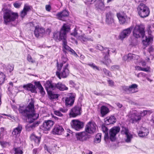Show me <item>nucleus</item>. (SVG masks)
<instances>
[{
    "instance_id": "f257e3e1",
    "label": "nucleus",
    "mask_w": 154,
    "mask_h": 154,
    "mask_svg": "<svg viewBox=\"0 0 154 154\" xmlns=\"http://www.w3.org/2000/svg\"><path fill=\"white\" fill-rule=\"evenodd\" d=\"M19 113L24 116L26 119L27 122L29 123L33 122L37 119L39 114L35 113L34 102L32 99L29 103L28 106L25 108L20 106L19 109ZM40 123L39 122H37L32 124H28L26 126V130L28 131L32 130L35 127L38 126Z\"/></svg>"
},
{
    "instance_id": "f03ea898",
    "label": "nucleus",
    "mask_w": 154,
    "mask_h": 154,
    "mask_svg": "<svg viewBox=\"0 0 154 154\" xmlns=\"http://www.w3.org/2000/svg\"><path fill=\"white\" fill-rule=\"evenodd\" d=\"M96 125L94 122H89L85 126V131L75 134L77 140L81 141H86L91 137L88 134H92L96 132Z\"/></svg>"
},
{
    "instance_id": "7ed1b4c3",
    "label": "nucleus",
    "mask_w": 154,
    "mask_h": 154,
    "mask_svg": "<svg viewBox=\"0 0 154 154\" xmlns=\"http://www.w3.org/2000/svg\"><path fill=\"white\" fill-rule=\"evenodd\" d=\"M144 27L142 25H136L133 31V36L136 38L141 37L143 38V44L144 45H149V42L152 40V38L150 36L148 37L145 35Z\"/></svg>"
},
{
    "instance_id": "20e7f679",
    "label": "nucleus",
    "mask_w": 154,
    "mask_h": 154,
    "mask_svg": "<svg viewBox=\"0 0 154 154\" xmlns=\"http://www.w3.org/2000/svg\"><path fill=\"white\" fill-rule=\"evenodd\" d=\"M71 29L70 24L64 23L59 32L56 31L53 33V38L56 41H60L63 39H66L67 34Z\"/></svg>"
},
{
    "instance_id": "39448f33",
    "label": "nucleus",
    "mask_w": 154,
    "mask_h": 154,
    "mask_svg": "<svg viewBox=\"0 0 154 154\" xmlns=\"http://www.w3.org/2000/svg\"><path fill=\"white\" fill-rule=\"evenodd\" d=\"M18 17L19 15L17 13L6 9L3 13L4 23L5 25H8L10 23L14 21L16 19L18 18Z\"/></svg>"
},
{
    "instance_id": "423d86ee",
    "label": "nucleus",
    "mask_w": 154,
    "mask_h": 154,
    "mask_svg": "<svg viewBox=\"0 0 154 154\" xmlns=\"http://www.w3.org/2000/svg\"><path fill=\"white\" fill-rule=\"evenodd\" d=\"M63 64V63H60L59 64L58 62L57 63V71L56 72V74L60 79H61L62 78H66L68 76L69 73V71L68 69V63H67L63 67V69L61 71Z\"/></svg>"
},
{
    "instance_id": "0eeeda50",
    "label": "nucleus",
    "mask_w": 154,
    "mask_h": 154,
    "mask_svg": "<svg viewBox=\"0 0 154 154\" xmlns=\"http://www.w3.org/2000/svg\"><path fill=\"white\" fill-rule=\"evenodd\" d=\"M137 11L139 15L141 18L148 17L150 13L149 8L143 3H141L138 6Z\"/></svg>"
},
{
    "instance_id": "6e6552de",
    "label": "nucleus",
    "mask_w": 154,
    "mask_h": 154,
    "mask_svg": "<svg viewBox=\"0 0 154 154\" xmlns=\"http://www.w3.org/2000/svg\"><path fill=\"white\" fill-rule=\"evenodd\" d=\"M120 130V128L118 126H114L110 130L109 139L111 141H115L116 139V135L119 132Z\"/></svg>"
},
{
    "instance_id": "1a4fd4ad",
    "label": "nucleus",
    "mask_w": 154,
    "mask_h": 154,
    "mask_svg": "<svg viewBox=\"0 0 154 154\" xmlns=\"http://www.w3.org/2000/svg\"><path fill=\"white\" fill-rule=\"evenodd\" d=\"M70 124L72 128L76 131H79L84 126V122L78 120H72Z\"/></svg>"
},
{
    "instance_id": "9d476101",
    "label": "nucleus",
    "mask_w": 154,
    "mask_h": 154,
    "mask_svg": "<svg viewBox=\"0 0 154 154\" xmlns=\"http://www.w3.org/2000/svg\"><path fill=\"white\" fill-rule=\"evenodd\" d=\"M81 111V107L79 106H75L71 109L69 113V116L70 117H75L80 115Z\"/></svg>"
},
{
    "instance_id": "9b49d317",
    "label": "nucleus",
    "mask_w": 154,
    "mask_h": 154,
    "mask_svg": "<svg viewBox=\"0 0 154 154\" xmlns=\"http://www.w3.org/2000/svg\"><path fill=\"white\" fill-rule=\"evenodd\" d=\"M138 87V85L136 84H134L129 86H124L122 88L123 90L128 94L134 93L137 92V91L135 90Z\"/></svg>"
},
{
    "instance_id": "f8f14e48",
    "label": "nucleus",
    "mask_w": 154,
    "mask_h": 154,
    "mask_svg": "<svg viewBox=\"0 0 154 154\" xmlns=\"http://www.w3.org/2000/svg\"><path fill=\"white\" fill-rule=\"evenodd\" d=\"M121 133L126 135V138L125 140V142L127 143H130L133 138V135L129 133L128 128L125 126L122 127Z\"/></svg>"
},
{
    "instance_id": "ddd939ff",
    "label": "nucleus",
    "mask_w": 154,
    "mask_h": 154,
    "mask_svg": "<svg viewBox=\"0 0 154 154\" xmlns=\"http://www.w3.org/2000/svg\"><path fill=\"white\" fill-rule=\"evenodd\" d=\"M75 98V95L71 94L70 95L63 97L62 99L64 100L65 105L67 107H70L74 104Z\"/></svg>"
},
{
    "instance_id": "4468645a",
    "label": "nucleus",
    "mask_w": 154,
    "mask_h": 154,
    "mask_svg": "<svg viewBox=\"0 0 154 154\" xmlns=\"http://www.w3.org/2000/svg\"><path fill=\"white\" fill-rule=\"evenodd\" d=\"M114 15L111 11L105 13V22L108 25H111L114 22Z\"/></svg>"
},
{
    "instance_id": "2eb2a0df",
    "label": "nucleus",
    "mask_w": 154,
    "mask_h": 154,
    "mask_svg": "<svg viewBox=\"0 0 154 154\" xmlns=\"http://www.w3.org/2000/svg\"><path fill=\"white\" fill-rule=\"evenodd\" d=\"M54 122L50 120H45L40 127L44 131H49L54 125Z\"/></svg>"
},
{
    "instance_id": "dca6fc26",
    "label": "nucleus",
    "mask_w": 154,
    "mask_h": 154,
    "mask_svg": "<svg viewBox=\"0 0 154 154\" xmlns=\"http://www.w3.org/2000/svg\"><path fill=\"white\" fill-rule=\"evenodd\" d=\"M117 16L120 24L128 23L130 20L129 17H128L125 14L122 13H117Z\"/></svg>"
},
{
    "instance_id": "f3484780",
    "label": "nucleus",
    "mask_w": 154,
    "mask_h": 154,
    "mask_svg": "<svg viewBox=\"0 0 154 154\" xmlns=\"http://www.w3.org/2000/svg\"><path fill=\"white\" fill-rule=\"evenodd\" d=\"M133 29V27L131 26L127 29L123 30L120 34V37L121 39H123L128 37L131 33Z\"/></svg>"
},
{
    "instance_id": "a211bd4d",
    "label": "nucleus",
    "mask_w": 154,
    "mask_h": 154,
    "mask_svg": "<svg viewBox=\"0 0 154 154\" xmlns=\"http://www.w3.org/2000/svg\"><path fill=\"white\" fill-rule=\"evenodd\" d=\"M97 10H100L101 11H104L106 9H109V7H105L104 2L102 0H99L97 1L95 5Z\"/></svg>"
},
{
    "instance_id": "6ab92c4d",
    "label": "nucleus",
    "mask_w": 154,
    "mask_h": 154,
    "mask_svg": "<svg viewBox=\"0 0 154 154\" xmlns=\"http://www.w3.org/2000/svg\"><path fill=\"white\" fill-rule=\"evenodd\" d=\"M45 85L47 92L49 91L54 90L56 89V84L53 83L51 81H47Z\"/></svg>"
},
{
    "instance_id": "aec40b11",
    "label": "nucleus",
    "mask_w": 154,
    "mask_h": 154,
    "mask_svg": "<svg viewBox=\"0 0 154 154\" xmlns=\"http://www.w3.org/2000/svg\"><path fill=\"white\" fill-rule=\"evenodd\" d=\"M45 32L44 29L36 26L34 31L35 36L37 38H40L43 36Z\"/></svg>"
},
{
    "instance_id": "412c9836",
    "label": "nucleus",
    "mask_w": 154,
    "mask_h": 154,
    "mask_svg": "<svg viewBox=\"0 0 154 154\" xmlns=\"http://www.w3.org/2000/svg\"><path fill=\"white\" fill-rule=\"evenodd\" d=\"M64 131V129L61 126L59 125H56L52 131V133L54 134H62Z\"/></svg>"
},
{
    "instance_id": "4be33fe9",
    "label": "nucleus",
    "mask_w": 154,
    "mask_h": 154,
    "mask_svg": "<svg viewBox=\"0 0 154 154\" xmlns=\"http://www.w3.org/2000/svg\"><path fill=\"white\" fill-rule=\"evenodd\" d=\"M23 88L25 90L30 91L32 93H35L36 91V88L35 86L31 83L23 85Z\"/></svg>"
},
{
    "instance_id": "5701e85b",
    "label": "nucleus",
    "mask_w": 154,
    "mask_h": 154,
    "mask_svg": "<svg viewBox=\"0 0 154 154\" xmlns=\"http://www.w3.org/2000/svg\"><path fill=\"white\" fill-rule=\"evenodd\" d=\"M104 120L105 124L109 125L115 123L116 122V119L114 116H111L105 118Z\"/></svg>"
},
{
    "instance_id": "b1692460",
    "label": "nucleus",
    "mask_w": 154,
    "mask_h": 154,
    "mask_svg": "<svg viewBox=\"0 0 154 154\" xmlns=\"http://www.w3.org/2000/svg\"><path fill=\"white\" fill-rule=\"evenodd\" d=\"M139 58V56L138 55L132 54H129L124 57V59L125 60H127L129 61L132 59L137 60Z\"/></svg>"
},
{
    "instance_id": "393cba45",
    "label": "nucleus",
    "mask_w": 154,
    "mask_h": 154,
    "mask_svg": "<svg viewBox=\"0 0 154 154\" xmlns=\"http://www.w3.org/2000/svg\"><path fill=\"white\" fill-rule=\"evenodd\" d=\"M62 40V50L65 54L67 53L66 50L69 51L71 50V48L67 45V42L66 39H63Z\"/></svg>"
},
{
    "instance_id": "a878e982",
    "label": "nucleus",
    "mask_w": 154,
    "mask_h": 154,
    "mask_svg": "<svg viewBox=\"0 0 154 154\" xmlns=\"http://www.w3.org/2000/svg\"><path fill=\"white\" fill-rule=\"evenodd\" d=\"M30 10L31 8L30 6L25 5L23 10L21 12V17L22 18L24 17L27 14V12Z\"/></svg>"
},
{
    "instance_id": "bb28decb",
    "label": "nucleus",
    "mask_w": 154,
    "mask_h": 154,
    "mask_svg": "<svg viewBox=\"0 0 154 154\" xmlns=\"http://www.w3.org/2000/svg\"><path fill=\"white\" fill-rule=\"evenodd\" d=\"M78 40H80L82 43H85L88 41H92L93 38H89L88 37H85L84 35L79 36L77 38Z\"/></svg>"
},
{
    "instance_id": "cd10ccee",
    "label": "nucleus",
    "mask_w": 154,
    "mask_h": 154,
    "mask_svg": "<svg viewBox=\"0 0 154 154\" xmlns=\"http://www.w3.org/2000/svg\"><path fill=\"white\" fill-rule=\"evenodd\" d=\"M22 129V126L20 124H18L17 127L14 129L12 134L14 135L17 136L20 134Z\"/></svg>"
},
{
    "instance_id": "c85d7f7f",
    "label": "nucleus",
    "mask_w": 154,
    "mask_h": 154,
    "mask_svg": "<svg viewBox=\"0 0 154 154\" xmlns=\"http://www.w3.org/2000/svg\"><path fill=\"white\" fill-rule=\"evenodd\" d=\"M109 108L105 106H102L100 108V113L102 117H104L109 112Z\"/></svg>"
},
{
    "instance_id": "c756f323",
    "label": "nucleus",
    "mask_w": 154,
    "mask_h": 154,
    "mask_svg": "<svg viewBox=\"0 0 154 154\" xmlns=\"http://www.w3.org/2000/svg\"><path fill=\"white\" fill-rule=\"evenodd\" d=\"M56 88L58 89L60 91L67 90L68 88L66 85L60 82L56 84Z\"/></svg>"
},
{
    "instance_id": "7c9ffc66",
    "label": "nucleus",
    "mask_w": 154,
    "mask_h": 154,
    "mask_svg": "<svg viewBox=\"0 0 154 154\" xmlns=\"http://www.w3.org/2000/svg\"><path fill=\"white\" fill-rule=\"evenodd\" d=\"M69 12L67 10H63L61 12L58 13L57 14L56 16L59 18H61L63 17H66L68 16Z\"/></svg>"
},
{
    "instance_id": "2f4dec72",
    "label": "nucleus",
    "mask_w": 154,
    "mask_h": 154,
    "mask_svg": "<svg viewBox=\"0 0 154 154\" xmlns=\"http://www.w3.org/2000/svg\"><path fill=\"white\" fill-rule=\"evenodd\" d=\"M141 119L140 116L139 115H136L135 114H133L131 119V123H134L136 122L139 121Z\"/></svg>"
},
{
    "instance_id": "473e14b6",
    "label": "nucleus",
    "mask_w": 154,
    "mask_h": 154,
    "mask_svg": "<svg viewBox=\"0 0 154 154\" xmlns=\"http://www.w3.org/2000/svg\"><path fill=\"white\" fill-rule=\"evenodd\" d=\"M101 134L100 133H98L96 135L94 139V142L95 143H98L101 141Z\"/></svg>"
},
{
    "instance_id": "72a5a7b5",
    "label": "nucleus",
    "mask_w": 154,
    "mask_h": 154,
    "mask_svg": "<svg viewBox=\"0 0 154 154\" xmlns=\"http://www.w3.org/2000/svg\"><path fill=\"white\" fill-rule=\"evenodd\" d=\"M14 65L11 64H9L7 66L6 68V71L7 72L9 73V75H12L11 72L14 69Z\"/></svg>"
},
{
    "instance_id": "f704fd0d",
    "label": "nucleus",
    "mask_w": 154,
    "mask_h": 154,
    "mask_svg": "<svg viewBox=\"0 0 154 154\" xmlns=\"http://www.w3.org/2000/svg\"><path fill=\"white\" fill-rule=\"evenodd\" d=\"M48 93L51 99H56L58 97V95L57 94H53L51 91H48Z\"/></svg>"
},
{
    "instance_id": "c9c22d12",
    "label": "nucleus",
    "mask_w": 154,
    "mask_h": 154,
    "mask_svg": "<svg viewBox=\"0 0 154 154\" xmlns=\"http://www.w3.org/2000/svg\"><path fill=\"white\" fill-rule=\"evenodd\" d=\"M152 112L151 110H143V111H140L139 115L141 117H143L145 116L147 114V112H148L149 114H150L152 113Z\"/></svg>"
},
{
    "instance_id": "e433bc0d",
    "label": "nucleus",
    "mask_w": 154,
    "mask_h": 154,
    "mask_svg": "<svg viewBox=\"0 0 154 154\" xmlns=\"http://www.w3.org/2000/svg\"><path fill=\"white\" fill-rule=\"evenodd\" d=\"M87 64L88 65L91 66L94 69H96L98 71H100V69L96 65H95L93 63H88Z\"/></svg>"
},
{
    "instance_id": "4c0bfd02",
    "label": "nucleus",
    "mask_w": 154,
    "mask_h": 154,
    "mask_svg": "<svg viewBox=\"0 0 154 154\" xmlns=\"http://www.w3.org/2000/svg\"><path fill=\"white\" fill-rule=\"evenodd\" d=\"M13 149L15 151L14 154H23V153L22 150L18 148H14Z\"/></svg>"
},
{
    "instance_id": "58836bf2",
    "label": "nucleus",
    "mask_w": 154,
    "mask_h": 154,
    "mask_svg": "<svg viewBox=\"0 0 154 154\" xmlns=\"http://www.w3.org/2000/svg\"><path fill=\"white\" fill-rule=\"evenodd\" d=\"M103 50H104L105 52V53H106L104 57V58L105 59H106V57H109V53L110 51V50H109L108 48H104Z\"/></svg>"
},
{
    "instance_id": "ea45409f",
    "label": "nucleus",
    "mask_w": 154,
    "mask_h": 154,
    "mask_svg": "<svg viewBox=\"0 0 154 154\" xmlns=\"http://www.w3.org/2000/svg\"><path fill=\"white\" fill-rule=\"evenodd\" d=\"M1 137H0V144L3 147H5L7 145L9 144V143L6 141H2L1 140Z\"/></svg>"
},
{
    "instance_id": "a19ab883",
    "label": "nucleus",
    "mask_w": 154,
    "mask_h": 154,
    "mask_svg": "<svg viewBox=\"0 0 154 154\" xmlns=\"http://www.w3.org/2000/svg\"><path fill=\"white\" fill-rule=\"evenodd\" d=\"M103 70L106 75L109 76H111V72L109 70H107L105 68H103Z\"/></svg>"
},
{
    "instance_id": "79ce46f5",
    "label": "nucleus",
    "mask_w": 154,
    "mask_h": 154,
    "mask_svg": "<svg viewBox=\"0 0 154 154\" xmlns=\"http://www.w3.org/2000/svg\"><path fill=\"white\" fill-rule=\"evenodd\" d=\"M148 134H145L144 133V132H143L142 131H140V130L138 132V136L140 137H144L145 136H146Z\"/></svg>"
},
{
    "instance_id": "37998d69",
    "label": "nucleus",
    "mask_w": 154,
    "mask_h": 154,
    "mask_svg": "<svg viewBox=\"0 0 154 154\" xmlns=\"http://www.w3.org/2000/svg\"><path fill=\"white\" fill-rule=\"evenodd\" d=\"M140 130L142 131L143 132H144V133L145 134H149V133L148 129L145 127H141Z\"/></svg>"
},
{
    "instance_id": "c03bdc74",
    "label": "nucleus",
    "mask_w": 154,
    "mask_h": 154,
    "mask_svg": "<svg viewBox=\"0 0 154 154\" xmlns=\"http://www.w3.org/2000/svg\"><path fill=\"white\" fill-rule=\"evenodd\" d=\"M54 114L56 116L61 117L63 116V115L59 110H55L54 112Z\"/></svg>"
},
{
    "instance_id": "a18cd8bd",
    "label": "nucleus",
    "mask_w": 154,
    "mask_h": 154,
    "mask_svg": "<svg viewBox=\"0 0 154 154\" xmlns=\"http://www.w3.org/2000/svg\"><path fill=\"white\" fill-rule=\"evenodd\" d=\"M21 5V3H19L17 2L14 3L13 4L14 7L16 8H19L20 7Z\"/></svg>"
},
{
    "instance_id": "49530a36",
    "label": "nucleus",
    "mask_w": 154,
    "mask_h": 154,
    "mask_svg": "<svg viewBox=\"0 0 154 154\" xmlns=\"http://www.w3.org/2000/svg\"><path fill=\"white\" fill-rule=\"evenodd\" d=\"M27 60L29 62H31L32 63L35 62V60L33 59L31 56L30 55H28Z\"/></svg>"
},
{
    "instance_id": "de8ad7c7",
    "label": "nucleus",
    "mask_w": 154,
    "mask_h": 154,
    "mask_svg": "<svg viewBox=\"0 0 154 154\" xmlns=\"http://www.w3.org/2000/svg\"><path fill=\"white\" fill-rule=\"evenodd\" d=\"M34 83L35 86L38 89L42 87L39 82H35Z\"/></svg>"
},
{
    "instance_id": "09e8293b",
    "label": "nucleus",
    "mask_w": 154,
    "mask_h": 154,
    "mask_svg": "<svg viewBox=\"0 0 154 154\" xmlns=\"http://www.w3.org/2000/svg\"><path fill=\"white\" fill-rule=\"evenodd\" d=\"M69 51L70 52L71 54L72 55L75 57H77L78 56V55L75 52V51L71 48V50H69Z\"/></svg>"
},
{
    "instance_id": "8fccbe9b",
    "label": "nucleus",
    "mask_w": 154,
    "mask_h": 154,
    "mask_svg": "<svg viewBox=\"0 0 154 154\" xmlns=\"http://www.w3.org/2000/svg\"><path fill=\"white\" fill-rule=\"evenodd\" d=\"M119 68V66L117 65H114L112 66L111 67L112 70H118Z\"/></svg>"
},
{
    "instance_id": "3c124183",
    "label": "nucleus",
    "mask_w": 154,
    "mask_h": 154,
    "mask_svg": "<svg viewBox=\"0 0 154 154\" xmlns=\"http://www.w3.org/2000/svg\"><path fill=\"white\" fill-rule=\"evenodd\" d=\"M96 48L97 49H98L100 51L103 50L104 48L102 45H97L96 47Z\"/></svg>"
},
{
    "instance_id": "603ef678",
    "label": "nucleus",
    "mask_w": 154,
    "mask_h": 154,
    "mask_svg": "<svg viewBox=\"0 0 154 154\" xmlns=\"http://www.w3.org/2000/svg\"><path fill=\"white\" fill-rule=\"evenodd\" d=\"M39 90L42 96H43L45 94V92L44 91L43 88L42 87L40 88H39Z\"/></svg>"
},
{
    "instance_id": "864d4df0",
    "label": "nucleus",
    "mask_w": 154,
    "mask_h": 154,
    "mask_svg": "<svg viewBox=\"0 0 154 154\" xmlns=\"http://www.w3.org/2000/svg\"><path fill=\"white\" fill-rule=\"evenodd\" d=\"M150 67L149 66H147L146 68H145L142 67L141 71H144L147 72H150Z\"/></svg>"
},
{
    "instance_id": "5fc2aeb1",
    "label": "nucleus",
    "mask_w": 154,
    "mask_h": 154,
    "mask_svg": "<svg viewBox=\"0 0 154 154\" xmlns=\"http://www.w3.org/2000/svg\"><path fill=\"white\" fill-rule=\"evenodd\" d=\"M37 137V136L35 135L34 134H32L30 136V139L32 141L34 142L35 140V139Z\"/></svg>"
},
{
    "instance_id": "6e6d98bb",
    "label": "nucleus",
    "mask_w": 154,
    "mask_h": 154,
    "mask_svg": "<svg viewBox=\"0 0 154 154\" xmlns=\"http://www.w3.org/2000/svg\"><path fill=\"white\" fill-rule=\"evenodd\" d=\"M40 139L41 137H40L37 136L36 139L34 141V142L37 145H38L40 141Z\"/></svg>"
},
{
    "instance_id": "4d7b16f0",
    "label": "nucleus",
    "mask_w": 154,
    "mask_h": 154,
    "mask_svg": "<svg viewBox=\"0 0 154 154\" xmlns=\"http://www.w3.org/2000/svg\"><path fill=\"white\" fill-rule=\"evenodd\" d=\"M77 30L76 28L74 29V32L71 33V35H73L75 37L77 35L78 33L77 32Z\"/></svg>"
},
{
    "instance_id": "13d9d810",
    "label": "nucleus",
    "mask_w": 154,
    "mask_h": 154,
    "mask_svg": "<svg viewBox=\"0 0 154 154\" xmlns=\"http://www.w3.org/2000/svg\"><path fill=\"white\" fill-rule=\"evenodd\" d=\"M102 129L103 133H108L107 131H108V129L107 127L105 126H103L102 128Z\"/></svg>"
},
{
    "instance_id": "bf43d9fd",
    "label": "nucleus",
    "mask_w": 154,
    "mask_h": 154,
    "mask_svg": "<svg viewBox=\"0 0 154 154\" xmlns=\"http://www.w3.org/2000/svg\"><path fill=\"white\" fill-rule=\"evenodd\" d=\"M108 82L109 86H113L114 85V82L112 80H108Z\"/></svg>"
},
{
    "instance_id": "052dcab7",
    "label": "nucleus",
    "mask_w": 154,
    "mask_h": 154,
    "mask_svg": "<svg viewBox=\"0 0 154 154\" xmlns=\"http://www.w3.org/2000/svg\"><path fill=\"white\" fill-rule=\"evenodd\" d=\"M69 84L72 87H74L75 85V83L72 81L71 80L69 82Z\"/></svg>"
},
{
    "instance_id": "680f3d73",
    "label": "nucleus",
    "mask_w": 154,
    "mask_h": 154,
    "mask_svg": "<svg viewBox=\"0 0 154 154\" xmlns=\"http://www.w3.org/2000/svg\"><path fill=\"white\" fill-rule=\"evenodd\" d=\"M143 66H146V63L145 61L144 60H141L139 62Z\"/></svg>"
},
{
    "instance_id": "e2e57ef3",
    "label": "nucleus",
    "mask_w": 154,
    "mask_h": 154,
    "mask_svg": "<svg viewBox=\"0 0 154 154\" xmlns=\"http://www.w3.org/2000/svg\"><path fill=\"white\" fill-rule=\"evenodd\" d=\"M109 138L108 133H105V135L104 136V139L105 140L108 139Z\"/></svg>"
},
{
    "instance_id": "0e129e2a",
    "label": "nucleus",
    "mask_w": 154,
    "mask_h": 154,
    "mask_svg": "<svg viewBox=\"0 0 154 154\" xmlns=\"http://www.w3.org/2000/svg\"><path fill=\"white\" fill-rule=\"evenodd\" d=\"M153 48L152 46H150L148 49V51L150 54L153 51Z\"/></svg>"
},
{
    "instance_id": "69168bd1",
    "label": "nucleus",
    "mask_w": 154,
    "mask_h": 154,
    "mask_svg": "<svg viewBox=\"0 0 154 154\" xmlns=\"http://www.w3.org/2000/svg\"><path fill=\"white\" fill-rule=\"evenodd\" d=\"M60 111L63 113H65L67 111V109H65L61 108L59 109Z\"/></svg>"
},
{
    "instance_id": "338daca9",
    "label": "nucleus",
    "mask_w": 154,
    "mask_h": 154,
    "mask_svg": "<svg viewBox=\"0 0 154 154\" xmlns=\"http://www.w3.org/2000/svg\"><path fill=\"white\" fill-rule=\"evenodd\" d=\"M2 78V80H3L5 79V75L2 73L0 72V78Z\"/></svg>"
},
{
    "instance_id": "774afa93",
    "label": "nucleus",
    "mask_w": 154,
    "mask_h": 154,
    "mask_svg": "<svg viewBox=\"0 0 154 154\" xmlns=\"http://www.w3.org/2000/svg\"><path fill=\"white\" fill-rule=\"evenodd\" d=\"M32 153L33 154H38V149L35 148L33 149L32 150Z\"/></svg>"
}]
</instances>
